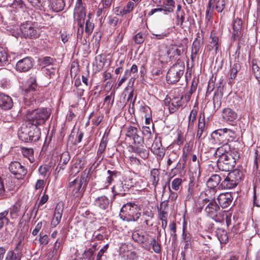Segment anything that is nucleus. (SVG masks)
Segmentation results:
<instances>
[{"instance_id":"3c124183","label":"nucleus","mask_w":260,"mask_h":260,"mask_svg":"<svg viewBox=\"0 0 260 260\" xmlns=\"http://www.w3.org/2000/svg\"><path fill=\"white\" fill-rule=\"evenodd\" d=\"M94 250L92 248H88L84 251L83 257L87 260H94Z\"/></svg>"},{"instance_id":"39448f33","label":"nucleus","mask_w":260,"mask_h":260,"mask_svg":"<svg viewBox=\"0 0 260 260\" xmlns=\"http://www.w3.org/2000/svg\"><path fill=\"white\" fill-rule=\"evenodd\" d=\"M213 135H218L220 137L219 141H221L222 145H229L228 142L234 141L237 137L235 129L228 128L217 129L213 132Z\"/></svg>"},{"instance_id":"f8f14e48","label":"nucleus","mask_w":260,"mask_h":260,"mask_svg":"<svg viewBox=\"0 0 260 260\" xmlns=\"http://www.w3.org/2000/svg\"><path fill=\"white\" fill-rule=\"evenodd\" d=\"M86 17V11L81 3L76 5L75 9L74 18L77 21L78 25H82L84 24V19Z\"/></svg>"},{"instance_id":"c9c22d12","label":"nucleus","mask_w":260,"mask_h":260,"mask_svg":"<svg viewBox=\"0 0 260 260\" xmlns=\"http://www.w3.org/2000/svg\"><path fill=\"white\" fill-rule=\"evenodd\" d=\"M182 96L181 98L175 97L172 99L171 105L174 106V108H169L170 113L175 112L179 108L182 106Z\"/></svg>"},{"instance_id":"a19ab883","label":"nucleus","mask_w":260,"mask_h":260,"mask_svg":"<svg viewBox=\"0 0 260 260\" xmlns=\"http://www.w3.org/2000/svg\"><path fill=\"white\" fill-rule=\"evenodd\" d=\"M149 244L151 247H152L153 250L156 253H160L161 252L160 245L157 242L155 238L152 239L150 241L149 240Z\"/></svg>"},{"instance_id":"603ef678","label":"nucleus","mask_w":260,"mask_h":260,"mask_svg":"<svg viewBox=\"0 0 260 260\" xmlns=\"http://www.w3.org/2000/svg\"><path fill=\"white\" fill-rule=\"evenodd\" d=\"M240 65L239 63H234L231 69V78L234 79L237 75L238 71L240 69Z\"/></svg>"},{"instance_id":"0eeeda50","label":"nucleus","mask_w":260,"mask_h":260,"mask_svg":"<svg viewBox=\"0 0 260 260\" xmlns=\"http://www.w3.org/2000/svg\"><path fill=\"white\" fill-rule=\"evenodd\" d=\"M140 207L134 203L124 204L120 210L119 216L124 221H127L136 211H140Z\"/></svg>"},{"instance_id":"f3484780","label":"nucleus","mask_w":260,"mask_h":260,"mask_svg":"<svg viewBox=\"0 0 260 260\" xmlns=\"http://www.w3.org/2000/svg\"><path fill=\"white\" fill-rule=\"evenodd\" d=\"M13 106L12 98L4 93L0 94V108L4 110L11 109Z\"/></svg>"},{"instance_id":"f03ea898","label":"nucleus","mask_w":260,"mask_h":260,"mask_svg":"<svg viewBox=\"0 0 260 260\" xmlns=\"http://www.w3.org/2000/svg\"><path fill=\"white\" fill-rule=\"evenodd\" d=\"M202 206H200V209L203 208L205 205V211L209 217L216 222H221L224 219V213L220 210L219 206L216 202L214 199H209L206 198L202 202Z\"/></svg>"},{"instance_id":"e2e57ef3","label":"nucleus","mask_w":260,"mask_h":260,"mask_svg":"<svg viewBox=\"0 0 260 260\" xmlns=\"http://www.w3.org/2000/svg\"><path fill=\"white\" fill-rule=\"evenodd\" d=\"M153 153L156 155V158L158 160H161L164 157L165 153V151L164 148H159L158 149L153 150Z\"/></svg>"},{"instance_id":"393cba45","label":"nucleus","mask_w":260,"mask_h":260,"mask_svg":"<svg viewBox=\"0 0 260 260\" xmlns=\"http://www.w3.org/2000/svg\"><path fill=\"white\" fill-rule=\"evenodd\" d=\"M159 171L157 169H153L151 170L150 175V182L151 185L154 187V190L155 191L157 185L159 180Z\"/></svg>"},{"instance_id":"a211bd4d","label":"nucleus","mask_w":260,"mask_h":260,"mask_svg":"<svg viewBox=\"0 0 260 260\" xmlns=\"http://www.w3.org/2000/svg\"><path fill=\"white\" fill-rule=\"evenodd\" d=\"M203 46V41L200 36H197L196 39L193 42L191 46V54L190 58L192 60H193L198 55Z\"/></svg>"},{"instance_id":"37998d69","label":"nucleus","mask_w":260,"mask_h":260,"mask_svg":"<svg viewBox=\"0 0 260 260\" xmlns=\"http://www.w3.org/2000/svg\"><path fill=\"white\" fill-rule=\"evenodd\" d=\"M211 41H210V45L211 48H209V50L214 49L215 51L217 52V51L218 48L219 43H218V38L216 36H212L211 35L210 36Z\"/></svg>"},{"instance_id":"72a5a7b5","label":"nucleus","mask_w":260,"mask_h":260,"mask_svg":"<svg viewBox=\"0 0 260 260\" xmlns=\"http://www.w3.org/2000/svg\"><path fill=\"white\" fill-rule=\"evenodd\" d=\"M183 53V50L180 49L176 46H172L170 47L168 51V54L170 57H179Z\"/></svg>"},{"instance_id":"e433bc0d","label":"nucleus","mask_w":260,"mask_h":260,"mask_svg":"<svg viewBox=\"0 0 260 260\" xmlns=\"http://www.w3.org/2000/svg\"><path fill=\"white\" fill-rule=\"evenodd\" d=\"M8 210H9L11 218L15 219L19 216V212L20 210V205L19 203H16Z\"/></svg>"},{"instance_id":"a18cd8bd","label":"nucleus","mask_w":260,"mask_h":260,"mask_svg":"<svg viewBox=\"0 0 260 260\" xmlns=\"http://www.w3.org/2000/svg\"><path fill=\"white\" fill-rule=\"evenodd\" d=\"M50 167L47 165L41 166L39 168V172L41 175L44 177H48L50 175Z\"/></svg>"},{"instance_id":"0e129e2a","label":"nucleus","mask_w":260,"mask_h":260,"mask_svg":"<svg viewBox=\"0 0 260 260\" xmlns=\"http://www.w3.org/2000/svg\"><path fill=\"white\" fill-rule=\"evenodd\" d=\"M184 16H185V13L183 11H182L180 13V16L179 15V14H177V15H176V18H177L176 25L180 26L182 28H183L182 25L184 21V19H185Z\"/></svg>"},{"instance_id":"ddd939ff","label":"nucleus","mask_w":260,"mask_h":260,"mask_svg":"<svg viewBox=\"0 0 260 260\" xmlns=\"http://www.w3.org/2000/svg\"><path fill=\"white\" fill-rule=\"evenodd\" d=\"M32 67L30 57H26L19 60L16 64V70L19 72H26Z\"/></svg>"},{"instance_id":"13d9d810","label":"nucleus","mask_w":260,"mask_h":260,"mask_svg":"<svg viewBox=\"0 0 260 260\" xmlns=\"http://www.w3.org/2000/svg\"><path fill=\"white\" fill-rule=\"evenodd\" d=\"M104 228L101 227L99 230L94 232L93 236H94V239L96 240H103L104 239Z\"/></svg>"},{"instance_id":"6e6552de","label":"nucleus","mask_w":260,"mask_h":260,"mask_svg":"<svg viewBox=\"0 0 260 260\" xmlns=\"http://www.w3.org/2000/svg\"><path fill=\"white\" fill-rule=\"evenodd\" d=\"M9 169L17 179H23L27 172V169L17 161L11 162L9 165Z\"/></svg>"},{"instance_id":"20e7f679","label":"nucleus","mask_w":260,"mask_h":260,"mask_svg":"<svg viewBox=\"0 0 260 260\" xmlns=\"http://www.w3.org/2000/svg\"><path fill=\"white\" fill-rule=\"evenodd\" d=\"M185 67L182 63L173 64L168 70L166 76V80L169 84H174L179 81L183 75Z\"/></svg>"},{"instance_id":"c03bdc74","label":"nucleus","mask_w":260,"mask_h":260,"mask_svg":"<svg viewBox=\"0 0 260 260\" xmlns=\"http://www.w3.org/2000/svg\"><path fill=\"white\" fill-rule=\"evenodd\" d=\"M9 212V210L7 209L0 213V229L3 227L5 221L7 223L9 222V219L7 217Z\"/></svg>"},{"instance_id":"8fccbe9b","label":"nucleus","mask_w":260,"mask_h":260,"mask_svg":"<svg viewBox=\"0 0 260 260\" xmlns=\"http://www.w3.org/2000/svg\"><path fill=\"white\" fill-rule=\"evenodd\" d=\"M138 131L137 128L133 126H130L126 129V136L127 137L133 138L138 134Z\"/></svg>"},{"instance_id":"79ce46f5","label":"nucleus","mask_w":260,"mask_h":260,"mask_svg":"<svg viewBox=\"0 0 260 260\" xmlns=\"http://www.w3.org/2000/svg\"><path fill=\"white\" fill-rule=\"evenodd\" d=\"M107 173L109 174V176L107 178V185L106 186V187H107L119 174V173L116 171L108 170Z\"/></svg>"},{"instance_id":"dca6fc26","label":"nucleus","mask_w":260,"mask_h":260,"mask_svg":"<svg viewBox=\"0 0 260 260\" xmlns=\"http://www.w3.org/2000/svg\"><path fill=\"white\" fill-rule=\"evenodd\" d=\"M221 180V177L219 175L213 174L207 180V186L215 193L217 190V188L219 189V183Z\"/></svg>"},{"instance_id":"2f4dec72","label":"nucleus","mask_w":260,"mask_h":260,"mask_svg":"<svg viewBox=\"0 0 260 260\" xmlns=\"http://www.w3.org/2000/svg\"><path fill=\"white\" fill-rule=\"evenodd\" d=\"M198 111L196 109H192L188 117V129H193L194 123L197 119Z\"/></svg>"},{"instance_id":"1a4fd4ad","label":"nucleus","mask_w":260,"mask_h":260,"mask_svg":"<svg viewBox=\"0 0 260 260\" xmlns=\"http://www.w3.org/2000/svg\"><path fill=\"white\" fill-rule=\"evenodd\" d=\"M87 177L85 173L80 178H76L69 183V187L72 190V195L74 197H78L81 194V187L83 183H86V178Z\"/></svg>"},{"instance_id":"338daca9","label":"nucleus","mask_w":260,"mask_h":260,"mask_svg":"<svg viewBox=\"0 0 260 260\" xmlns=\"http://www.w3.org/2000/svg\"><path fill=\"white\" fill-rule=\"evenodd\" d=\"M109 247V244H107L105 245L98 252L96 256V260H102V256H104L105 253L107 251Z\"/></svg>"},{"instance_id":"4d7b16f0","label":"nucleus","mask_w":260,"mask_h":260,"mask_svg":"<svg viewBox=\"0 0 260 260\" xmlns=\"http://www.w3.org/2000/svg\"><path fill=\"white\" fill-rule=\"evenodd\" d=\"M133 39L135 43L141 44L145 41V35L141 32H138L134 37Z\"/></svg>"},{"instance_id":"69168bd1","label":"nucleus","mask_w":260,"mask_h":260,"mask_svg":"<svg viewBox=\"0 0 260 260\" xmlns=\"http://www.w3.org/2000/svg\"><path fill=\"white\" fill-rule=\"evenodd\" d=\"M169 230L170 231V234L171 236L172 237L173 239L174 240H175L177 238V235H176V223L174 222H172L169 225Z\"/></svg>"},{"instance_id":"412c9836","label":"nucleus","mask_w":260,"mask_h":260,"mask_svg":"<svg viewBox=\"0 0 260 260\" xmlns=\"http://www.w3.org/2000/svg\"><path fill=\"white\" fill-rule=\"evenodd\" d=\"M94 205L102 210L108 208L109 205V200L105 196H102L96 198L94 201Z\"/></svg>"},{"instance_id":"4be33fe9","label":"nucleus","mask_w":260,"mask_h":260,"mask_svg":"<svg viewBox=\"0 0 260 260\" xmlns=\"http://www.w3.org/2000/svg\"><path fill=\"white\" fill-rule=\"evenodd\" d=\"M198 127L196 138L198 140H202L206 136L204 117L202 119L201 117L199 118Z\"/></svg>"},{"instance_id":"4468645a","label":"nucleus","mask_w":260,"mask_h":260,"mask_svg":"<svg viewBox=\"0 0 260 260\" xmlns=\"http://www.w3.org/2000/svg\"><path fill=\"white\" fill-rule=\"evenodd\" d=\"M129 188L130 187L128 184L125 183H124L120 181L117 182L112 188V191L114 193V197L116 195L125 196Z\"/></svg>"},{"instance_id":"a878e982","label":"nucleus","mask_w":260,"mask_h":260,"mask_svg":"<svg viewBox=\"0 0 260 260\" xmlns=\"http://www.w3.org/2000/svg\"><path fill=\"white\" fill-rule=\"evenodd\" d=\"M28 129V135L29 136L28 140H29L30 142L38 141L40 138L41 134L40 129L38 128V126L30 127Z\"/></svg>"},{"instance_id":"4c0bfd02","label":"nucleus","mask_w":260,"mask_h":260,"mask_svg":"<svg viewBox=\"0 0 260 260\" xmlns=\"http://www.w3.org/2000/svg\"><path fill=\"white\" fill-rule=\"evenodd\" d=\"M63 207L62 205L57 204L55 208L53 219L60 222L62 217Z\"/></svg>"},{"instance_id":"6ab92c4d","label":"nucleus","mask_w":260,"mask_h":260,"mask_svg":"<svg viewBox=\"0 0 260 260\" xmlns=\"http://www.w3.org/2000/svg\"><path fill=\"white\" fill-rule=\"evenodd\" d=\"M217 199L219 205L222 208H226L231 204L233 198L230 193H226L220 194Z\"/></svg>"},{"instance_id":"ea45409f","label":"nucleus","mask_w":260,"mask_h":260,"mask_svg":"<svg viewBox=\"0 0 260 260\" xmlns=\"http://www.w3.org/2000/svg\"><path fill=\"white\" fill-rule=\"evenodd\" d=\"M175 3L173 0H167L164 2L162 7H165V11L173 12Z\"/></svg>"},{"instance_id":"7ed1b4c3","label":"nucleus","mask_w":260,"mask_h":260,"mask_svg":"<svg viewBox=\"0 0 260 260\" xmlns=\"http://www.w3.org/2000/svg\"><path fill=\"white\" fill-rule=\"evenodd\" d=\"M51 114L50 108H42L32 111L27 116L29 122L35 126L44 124Z\"/></svg>"},{"instance_id":"f257e3e1","label":"nucleus","mask_w":260,"mask_h":260,"mask_svg":"<svg viewBox=\"0 0 260 260\" xmlns=\"http://www.w3.org/2000/svg\"><path fill=\"white\" fill-rule=\"evenodd\" d=\"M218 155L217 165L218 169L222 171L229 172L235 166L236 160L240 157V153L236 150H230L229 145H222L218 147L215 153Z\"/></svg>"},{"instance_id":"774afa93","label":"nucleus","mask_w":260,"mask_h":260,"mask_svg":"<svg viewBox=\"0 0 260 260\" xmlns=\"http://www.w3.org/2000/svg\"><path fill=\"white\" fill-rule=\"evenodd\" d=\"M252 69L254 74L255 78L259 80L260 79V69L259 67L252 62Z\"/></svg>"},{"instance_id":"9d476101","label":"nucleus","mask_w":260,"mask_h":260,"mask_svg":"<svg viewBox=\"0 0 260 260\" xmlns=\"http://www.w3.org/2000/svg\"><path fill=\"white\" fill-rule=\"evenodd\" d=\"M132 239L133 240L142 245V247L147 251L150 250V246L148 245L149 243V236L143 232L138 230L135 231L132 233Z\"/></svg>"},{"instance_id":"bf43d9fd","label":"nucleus","mask_w":260,"mask_h":260,"mask_svg":"<svg viewBox=\"0 0 260 260\" xmlns=\"http://www.w3.org/2000/svg\"><path fill=\"white\" fill-rule=\"evenodd\" d=\"M182 182V179L177 178L174 179L172 182V188L175 190H178Z\"/></svg>"},{"instance_id":"bb28decb","label":"nucleus","mask_w":260,"mask_h":260,"mask_svg":"<svg viewBox=\"0 0 260 260\" xmlns=\"http://www.w3.org/2000/svg\"><path fill=\"white\" fill-rule=\"evenodd\" d=\"M70 159V155L69 152H63L60 156V162L58 166L57 167L56 170L59 168V171L60 170L64 169V166H66Z\"/></svg>"},{"instance_id":"052dcab7","label":"nucleus","mask_w":260,"mask_h":260,"mask_svg":"<svg viewBox=\"0 0 260 260\" xmlns=\"http://www.w3.org/2000/svg\"><path fill=\"white\" fill-rule=\"evenodd\" d=\"M178 157V154L174 152L171 151L169 155L167 161V165L170 166L174 161H176Z\"/></svg>"},{"instance_id":"6e6d98bb","label":"nucleus","mask_w":260,"mask_h":260,"mask_svg":"<svg viewBox=\"0 0 260 260\" xmlns=\"http://www.w3.org/2000/svg\"><path fill=\"white\" fill-rule=\"evenodd\" d=\"M115 91L112 90L110 94L107 95L104 99V103H107L108 105H112L115 98Z\"/></svg>"},{"instance_id":"cd10ccee","label":"nucleus","mask_w":260,"mask_h":260,"mask_svg":"<svg viewBox=\"0 0 260 260\" xmlns=\"http://www.w3.org/2000/svg\"><path fill=\"white\" fill-rule=\"evenodd\" d=\"M228 175L237 184H238L243 178L242 172L238 169H235L230 172Z\"/></svg>"},{"instance_id":"7c9ffc66","label":"nucleus","mask_w":260,"mask_h":260,"mask_svg":"<svg viewBox=\"0 0 260 260\" xmlns=\"http://www.w3.org/2000/svg\"><path fill=\"white\" fill-rule=\"evenodd\" d=\"M216 236L221 243H226L228 241L227 232L222 229L218 228L216 231Z\"/></svg>"},{"instance_id":"c85d7f7f","label":"nucleus","mask_w":260,"mask_h":260,"mask_svg":"<svg viewBox=\"0 0 260 260\" xmlns=\"http://www.w3.org/2000/svg\"><path fill=\"white\" fill-rule=\"evenodd\" d=\"M51 9L55 12L61 11L65 6L63 0H52L50 3Z\"/></svg>"},{"instance_id":"f704fd0d","label":"nucleus","mask_w":260,"mask_h":260,"mask_svg":"<svg viewBox=\"0 0 260 260\" xmlns=\"http://www.w3.org/2000/svg\"><path fill=\"white\" fill-rule=\"evenodd\" d=\"M21 151L22 155L27 158L30 162H34V150L32 148L22 147L21 148Z\"/></svg>"},{"instance_id":"49530a36","label":"nucleus","mask_w":260,"mask_h":260,"mask_svg":"<svg viewBox=\"0 0 260 260\" xmlns=\"http://www.w3.org/2000/svg\"><path fill=\"white\" fill-rule=\"evenodd\" d=\"M133 150L134 152L138 153L143 159L147 158L148 157L149 153L145 149L134 147Z\"/></svg>"},{"instance_id":"5701e85b","label":"nucleus","mask_w":260,"mask_h":260,"mask_svg":"<svg viewBox=\"0 0 260 260\" xmlns=\"http://www.w3.org/2000/svg\"><path fill=\"white\" fill-rule=\"evenodd\" d=\"M238 184L232 180L231 178L228 176L224 178V180L220 183L219 189H231L236 187Z\"/></svg>"},{"instance_id":"680f3d73","label":"nucleus","mask_w":260,"mask_h":260,"mask_svg":"<svg viewBox=\"0 0 260 260\" xmlns=\"http://www.w3.org/2000/svg\"><path fill=\"white\" fill-rule=\"evenodd\" d=\"M5 260H20V257L13 251L11 250L7 252Z\"/></svg>"},{"instance_id":"2eb2a0df","label":"nucleus","mask_w":260,"mask_h":260,"mask_svg":"<svg viewBox=\"0 0 260 260\" xmlns=\"http://www.w3.org/2000/svg\"><path fill=\"white\" fill-rule=\"evenodd\" d=\"M6 187H5V181L0 178V199L7 197L6 194V189L8 191L13 190L15 189L14 184L9 180H5Z\"/></svg>"},{"instance_id":"de8ad7c7","label":"nucleus","mask_w":260,"mask_h":260,"mask_svg":"<svg viewBox=\"0 0 260 260\" xmlns=\"http://www.w3.org/2000/svg\"><path fill=\"white\" fill-rule=\"evenodd\" d=\"M28 128L25 127L22 131L20 132L18 134L19 138L25 142H30V141L28 140L29 136L28 135Z\"/></svg>"},{"instance_id":"09e8293b","label":"nucleus","mask_w":260,"mask_h":260,"mask_svg":"<svg viewBox=\"0 0 260 260\" xmlns=\"http://www.w3.org/2000/svg\"><path fill=\"white\" fill-rule=\"evenodd\" d=\"M129 250L128 245L126 244H122L119 248V255L122 256L126 255L127 257L129 256V253L130 252Z\"/></svg>"},{"instance_id":"423d86ee","label":"nucleus","mask_w":260,"mask_h":260,"mask_svg":"<svg viewBox=\"0 0 260 260\" xmlns=\"http://www.w3.org/2000/svg\"><path fill=\"white\" fill-rule=\"evenodd\" d=\"M21 38L36 39L40 36V29L30 22H25L20 25Z\"/></svg>"},{"instance_id":"b1692460","label":"nucleus","mask_w":260,"mask_h":260,"mask_svg":"<svg viewBox=\"0 0 260 260\" xmlns=\"http://www.w3.org/2000/svg\"><path fill=\"white\" fill-rule=\"evenodd\" d=\"M222 117L225 121H234L237 118V114L230 108H225L222 111Z\"/></svg>"},{"instance_id":"aec40b11","label":"nucleus","mask_w":260,"mask_h":260,"mask_svg":"<svg viewBox=\"0 0 260 260\" xmlns=\"http://www.w3.org/2000/svg\"><path fill=\"white\" fill-rule=\"evenodd\" d=\"M242 21L241 19L236 18L233 21V33L232 37L234 40H237L241 34Z\"/></svg>"},{"instance_id":"58836bf2","label":"nucleus","mask_w":260,"mask_h":260,"mask_svg":"<svg viewBox=\"0 0 260 260\" xmlns=\"http://www.w3.org/2000/svg\"><path fill=\"white\" fill-rule=\"evenodd\" d=\"M10 7L16 10H24L26 9V5L22 0H14Z\"/></svg>"},{"instance_id":"864d4df0","label":"nucleus","mask_w":260,"mask_h":260,"mask_svg":"<svg viewBox=\"0 0 260 260\" xmlns=\"http://www.w3.org/2000/svg\"><path fill=\"white\" fill-rule=\"evenodd\" d=\"M39 242L40 245H46L49 241V238L47 234H44L43 231H42L39 234Z\"/></svg>"},{"instance_id":"5fc2aeb1","label":"nucleus","mask_w":260,"mask_h":260,"mask_svg":"<svg viewBox=\"0 0 260 260\" xmlns=\"http://www.w3.org/2000/svg\"><path fill=\"white\" fill-rule=\"evenodd\" d=\"M94 28V24L92 22H90L89 19L86 20L85 24V32L89 36L91 34Z\"/></svg>"},{"instance_id":"473e14b6","label":"nucleus","mask_w":260,"mask_h":260,"mask_svg":"<svg viewBox=\"0 0 260 260\" xmlns=\"http://www.w3.org/2000/svg\"><path fill=\"white\" fill-rule=\"evenodd\" d=\"M108 134L105 133L101 141L99 149L97 152L98 155H101L105 151L108 142Z\"/></svg>"},{"instance_id":"c756f323","label":"nucleus","mask_w":260,"mask_h":260,"mask_svg":"<svg viewBox=\"0 0 260 260\" xmlns=\"http://www.w3.org/2000/svg\"><path fill=\"white\" fill-rule=\"evenodd\" d=\"M182 238L183 242L185 244L184 246V250H186L189 248H191L193 241L191 234L183 231L182 234Z\"/></svg>"},{"instance_id":"9b49d317","label":"nucleus","mask_w":260,"mask_h":260,"mask_svg":"<svg viewBox=\"0 0 260 260\" xmlns=\"http://www.w3.org/2000/svg\"><path fill=\"white\" fill-rule=\"evenodd\" d=\"M38 88V86L36 82V78L32 76L27 80L25 85L23 87V90L25 95L29 98V95L31 96L36 94Z\"/></svg>"}]
</instances>
